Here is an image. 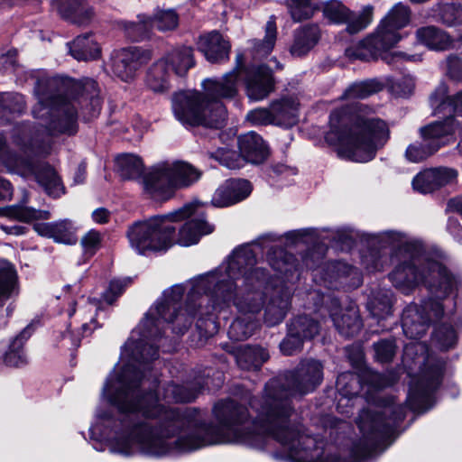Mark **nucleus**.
I'll return each mask as SVG.
<instances>
[{
	"mask_svg": "<svg viewBox=\"0 0 462 462\" xmlns=\"http://www.w3.org/2000/svg\"><path fill=\"white\" fill-rule=\"evenodd\" d=\"M337 309H339V301L332 299L329 315L338 333L345 337L357 335L363 327L358 308L351 305L345 310H340L339 313L337 311Z\"/></svg>",
	"mask_w": 462,
	"mask_h": 462,
	"instance_id": "obj_22",
	"label": "nucleus"
},
{
	"mask_svg": "<svg viewBox=\"0 0 462 462\" xmlns=\"http://www.w3.org/2000/svg\"><path fill=\"white\" fill-rule=\"evenodd\" d=\"M276 240V236L268 234L236 247L226 263L200 275L191 298L197 290H209L212 305L206 306V314L228 307L232 302L241 315L259 318L270 287V274L265 268L256 265L254 247L260 251L268 249L267 259L278 273L287 275L295 268L292 254L271 245Z\"/></svg>",
	"mask_w": 462,
	"mask_h": 462,
	"instance_id": "obj_3",
	"label": "nucleus"
},
{
	"mask_svg": "<svg viewBox=\"0 0 462 462\" xmlns=\"http://www.w3.org/2000/svg\"><path fill=\"white\" fill-rule=\"evenodd\" d=\"M291 296V290L287 285H270L264 299L261 322L269 328L281 324L290 310Z\"/></svg>",
	"mask_w": 462,
	"mask_h": 462,
	"instance_id": "obj_17",
	"label": "nucleus"
},
{
	"mask_svg": "<svg viewBox=\"0 0 462 462\" xmlns=\"http://www.w3.org/2000/svg\"><path fill=\"white\" fill-rule=\"evenodd\" d=\"M321 30L317 23H307L297 28L293 34V42L290 52L294 57L308 54L319 42Z\"/></svg>",
	"mask_w": 462,
	"mask_h": 462,
	"instance_id": "obj_25",
	"label": "nucleus"
},
{
	"mask_svg": "<svg viewBox=\"0 0 462 462\" xmlns=\"http://www.w3.org/2000/svg\"><path fill=\"white\" fill-rule=\"evenodd\" d=\"M239 78L251 100H263L274 90V78L268 66L246 67L243 54H237L236 67L222 79L203 81L205 94L191 90L174 94L172 110L175 117L183 125L221 128L226 118V110L221 99H231L236 96Z\"/></svg>",
	"mask_w": 462,
	"mask_h": 462,
	"instance_id": "obj_6",
	"label": "nucleus"
},
{
	"mask_svg": "<svg viewBox=\"0 0 462 462\" xmlns=\"http://www.w3.org/2000/svg\"><path fill=\"white\" fill-rule=\"evenodd\" d=\"M383 247L394 250V257L400 263L389 273L393 286L404 294H409L420 284L425 285L432 297L421 305L410 304L402 311V327L404 335L411 339L421 337L430 324L439 320L445 313L442 302L461 284L459 276L451 273L442 263L429 258L420 243L410 240L405 235L395 231L378 234Z\"/></svg>",
	"mask_w": 462,
	"mask_h": 462,
	"instance_id": "obj_5",
	"label": "nucleus"
},
{
	"mask_svg": "<svg viewBox=\"0 0 462 462\" xmlns=\"http://www.w3.org/2000/svg\"><path fill=\"white\" fill-rule=\"evenodd\" d=\"M152 58V51L143 47L123 48L112 55V71L123 81H130Z\"/></svg>",
	"mask_w": 462,
	"mask_h": 462,
	"instance_id": "obj_14",
	"label": "nucleus"
},
{
	"mask_svg": "<svg viewBox=\"0 0 462 462\" xmlns=\"http://www.w3.org/2000/svg\"><path fill=\"white\" fill-rule=\"evenodd\" d=\"M337 388L347 399L357 396L362 390L360 376L352 372L342 373L337 378Z\"/></svg>",
	"mask_w": 462,
	"mask_h": 462,
	"instance_id": "obj_49",
	"label": "nucleus"
},
{
	"mask_svg": "<svg viewBox=\"0 0 462 462\" xmlns=\"http://www.w3.org/2000/svg\"><path fill=\"white\" fill-rule=\"evenodd\" d=\"M349 8L338 0H328L322 4L323 16L331 23L342 24Z\"/></svg>",
	"mask_w": 462,
	"mask_h": 462,
	"instance_id": "obj_53",
	"label": "nucleus"
},
{
	"mask_svg": "<svg viewBox=\"0 0 462 462\" xmlns=\"http://www.w3.org/2000/svg\"><path fill=\"white\" fill-rule=\"evenodd\" d=\"M16 51H9L0 56V69L4 71L14 72L18 66L16 60Z\"/></svg>",
	"mask_w": 462,
	"mask_h": 462,
	"instance_id": "obj_63",
	"label": "nucleus"
},
{
	"mask_svg": "<svg viewBox=\"0 0 462 462\" xmlns=\"http://www.w3.org/2000/svg\"><path fill=\"white\" fill-rule=\"evenodd\" d=\"M246 119L254 125H273L271 106L269 107H258L249 111L246 115Z\"/></svg>",
	"mask_w": 462,
	"mask_h": 462,
	"instance_id": "obj_57",
	"label": "nucleus"
},
{
	"mask_svg": "<svg viewBox=\"0 0 462 462\" xmlns=\"http://www.w3.org/2000/svg\"><path fill=\"white\" fill-rule=\"evenodd\" d=\"M270 105L273 125L289 127L297 123L299 104L293 98L274 100Z\"/></svg>",
	"mask_w": 462,
	"mask_h": 462,
	"instance_id": "obj_32",
	"label": "nucleus"
},
{
	"mask_svg": "<svg viewBox=\"0 0 462 462\" xmlns=\"http://www.w3.org/2000/svg\"><path fill=\"white\" fill-rule=\"evenodd\" d=\"M251 191L252 187L248 180L229 179L216 189L211 203L217 208L228 207L247 198Z\"/></svg>",
	"mask_w": 462,
	"mask_h": 462,
	"instance_id": "obj_21",
	"label": "nucleus"
},
{
	"mask_svg": "<svg viewBox=\"0 0 462 462\" xmlns=\"http://www.w3.org/2000/svg\"><path fill=\"white\" fill-rule=\"evenodd\" d=\"M446 76L453 81H462V59L455 54L448 55L443 62Z\"/></svg>",
	"mask_w": 462,
	"mask_h": 462,
	"instance_id": "obj_56",
	"label": "nucleus"
},
{
	"mask_svg": "<svg viewBox=\"0 0 462 462\" xmlns=\"http://www.w3.org/2000/svg\"><path fill=\"white\" fill-rule=\"evenodd\" d=\"M80 243L85 253L93 255L100 247L101 235L96 230H90L82 237Z\"/></svg>",
	"mask_w": 462,
	"mask_h": 462,
	"instance_id": "obj_62",
	"label": "nucleus"
},
{
	"mask_svg": "<svg viewBox=\"0 0 462 462\" xmlns=\"http://www.w3.org/2000/svg\"><path fill=\"white\" fill-rule=\"evenodd\" d=\"M457 130V124L452 117H446L420 129L421 141L410 144L405 157L411 162H420L434 154L446 142L445 138Z\"/></svg>",
	"mask_w": 462,
	"mask_h": 462,
	"instance_id": "obj_12",
	"label": "nucleus"
},
{
	"mask_svg": "<svg viewBox=\"0 0 462 462\" xmlns=\"http://www.w3.org/2000/svg\"><path fill=\"white\" fill-rule=\"evenodd\" d=\"M269 359L266 349L258 346H244L236 352V360L243 370H258Z\"/></svg>",
	"mask_w": 462,
	"mask_h": 462,
	"instance_id": "obj_33",
	"label": "nucleus"
},
{
	"mask_svg": "<svg viewBox=\"0 0 462 462\" xmlns=\"http://www.w3.org/2000/svg\"><path fill=\"white\" fill-rule=\"evenodd\" d=\"M120 176L125 180L143 178V163L140 157L134 154H123L116 159Z\"/></svg>",
	"mask_w": 462,
	"mask_h": 462,
	"instance_id": "obj_48",
	"label": "nucleus"
},
{
	"mask_svg": "<svg viewBox=\"0 0 462 462\" xmlns=\"http://www.w3.org/2000/svg\"><path fill=\"white\" fill-rule=\"evenodd\" d=\"M374 8L372 5H365L360 11L348 10L342 24L346 25V31L349 34H356L365 30L373 21Z\"/></svg>",
	"mask_w": 462,
	"mask_h": 462,
	"instance_id": "obj_42",
	"label": "nucleus"
},
{
	"mask_svg": "<svg viewBox=\"0 0 462 462\" xmlns=\"http://www.w3.org/2000/svg\"><path fill=\"white\" fill-rule=\"evenodd\" d=\"M211 369H207L203 376L195 378L194 382L187 384L167 383L163 388L162 397L167 402H190L194 401L199 393L207 387L208 390L217 389L223 384V375L219 372H214L215 379L209 380Z\"/></svg>",
	"mask_w": 462,
	"mask_h": 462,
	"instance_id": "obj_13",
	"label": "nucleus"
},
{
	"mask_svg": "<svg viewBox=\"0 0 462 462\" xmlns=\"http://www.w3.org/2000/svg\"><path fill=\"white\" fill-rule=\"evenodd\" d=\"M448 92L447 84L440 82L430 94V104L435 116L448 115L447 117H452L458 127L460 123L457 118L462 117V90L454 97H448Z\"/></svg>",
	"mask_w": 462,
	"mask_h": 462,
	"instance_id": "obj_19",
	"label": "nucleus"
},
{
	"mask_svg": "<svg viewBox=\"0 0 462 462\" xmlns=\"http://www.w3.org/2000/svg\"><path fill=\"white\" fill-rule=\"evenodd\" d=\"M404 418L405 407L396 403L393 397L383 408L364 409L356 420L363 438L353 446L354 457L363 459L383 452L398 436V427Z\"/></svg>",
	"mask_w": 462,
	"mask_h": 462,
	"instance_id": "obj_8",
	"label": "nucleus"
},
{
	"mask_svg": "<svg viewBox=\"0 0 462 462\" xmlns=\"http://www.w3.org/2000/svg\"><path fill=\"white\" fill-rule=\"evenodd\" d=\"M457 177V171L451 168L439 167L425 170L412 180L413 189L422 194L433 192L452 182Z\"/></svg>",
	"mask_w": 462,
	"mask_h": 462,
	"instance_id": "obj_20",
	"label": "nucleus"
},
{
	"mask_svg": "<svg viewBox=\"0 0 462 462\" xmlns=\"http://www.w3.org/2000/svg\"><path fill=\"white\" fill-rule=\"evenodd\" d=\"M198 48L209 62L221 63L229 59L231 45L221 33L212 31L199 38Z\"/></svg>",
	"mask_w": 462,
	"mask_h": 462,
	"instance_id": "obj_24",
	"label": "nucleus"
},
{
	"mask_svg": "<svg viewBox=\"0 0 462 462\" xmlns=\"http://www.w3.org/2000/svg\"><path fill=\"white\" fill-rule=\"evenodd\" d=\"M196 204L189 203L169 214L134 223L127 230L131 247L141 254L147 251H166L173 245L175 227L172 223L189 217L196 213Z\"/></svg>",
	"mask_w": 462,
	"mask_h": 462,
	"instance_id": "obj_10",
	"label": "nucleus"
},
{
	"mask_svg": "<svg viewBox=\"0 0 462 462\" xmlns=\"http://www.w3.org/2000/svg\"><path fill=\"white\" fill-rule=\"evenodd\" d=\"M38 102L32 116L42 123L22 122L14 125L13 143L24 154L47 156L51 150V136L73 135L78 132V106L90 120L99 114L102 101L97 83L91 79L75 81L64 76L42 78L34 88Z\"/></svg>",
	"mask_w": 462,
	"mask_h": 462,
	"instance_id": "obj_4",
	"label": "nucleus"
},
{
	"mask_svg": "<svg viewBox=\"0 0 462 462\" xmlns=\"http://www.w3.org/2000/svg\"><path fill=\"white\" fill-rule=\"evenodd\" d=\"M152 27L161 32L174 30L179 23V15L174 9H157L151 16Z\"/></svg>",
	"mask_w": 462,
	"mask_h": 462,
	"instance_id": "obj_51",
	"label": "nucleus"
},
{
	"mask_svg": "<svg viewBox=\"0 0 462 462\" xmlns=\"http://www.w3.org/2000/svg\"><path fill=\"white\" fill-rule=\"evenodd\" d=\"M129 283L130 279L111 281L108 289L103 294L104 300L110 305L113 304Z\"/></svg>",
	"mask_w": 462,
	"mask_h": 462,
	"instance_id": "obj_59",
	"label": "nucleus"
},
{
	"mask_svg": "<svg viewBox=\"0 0 462 462\" xmlns=\"http://www.w3.org/2000/svg\"><path fill=\"white\" fill-rule=\"evenodd\" d=\"M410 360L419 365L420 371L411 382L407 405L413 411L424 412L434 404V393L442 382L445 362L430 356L428 346L423 342H412L405 346L403 363L412 370Z\"/></svg>",
	"mask_w": 462,
	"mask_h": 462,
	"instance_id": "obj_9",
	"label": "nucleus"
},
{
	"mask_svg": "<svg viewBox=\"0 0 462 462\" xmlns=\"http://www.w3.org/2000/svg\"><path fill=\"white\" fill-rule=\"evenodd\" d=\"M174 189L186 188L200 178V172L185 162H165Z\"/></svg>",
	"mask_w": 462,
	"mask_h": 462,
	"instance_id": "obj_31",
	"label": "nucleus"
},
{
	"mask_svg": "<svg viewBox=\"0 0 462 462\" xmlns=\"http://www.w3.org/2000/svg\"><path fill=\"white\" fill-rule=\"evenodd\" d=\"M277 36L276 23L270 19L265 24V36L263 41L252 40V53L254 59L266 57L273 51Z\"/></svg>",
	"mask_w": 462,
	"mask_h": 462,
	"instance_id": "obj_44",
	"label": "nucleus"
},
{
	"mask_svg": "<svg viewBox=\"0 0 462 462\" xmlns=\"http://www.w3.org/2000/svg\"><path fill=\"white\" fill-rule=\"evenodd\" d=\"M414 80L412 78L404 76L394 81L392 86V91L398 97H406L411 95L414 89Z\"/></svg>",
	"mask_w": 462,
	"mask_h": 462,
	"instance_id": "obj_61",
	"label": "nucleus"
},
{
	"mask_svg": "<svg viewBox=\"0 0 462 462\" xmlns=\"http://www.w3.org/2000/svg\"><path fill=\"white\" fill-rule=\"evenodd\" d=\"M323 369L320 361L304 359L294 371L267 382L262 399L250 401L251 407L258 412L257 420H251L247 408L233 399L218 401L212 408L217 425L202 427L203 434L193 436L185 448L236 443L263 449L272 439L282 448L274 458L304 462L299 457L304 436L289 424L293 411L291 399L313 392L323 381Z\"/></svg>",
	"mask_w": 462,
	"mask_h": 462,
	"instance_id": "obj_2",
	"label": "nucleus"
},
{
	"mask_svg": "<svg viewBox=\"0 0 462 462\" xmlns=\"http://www.w3.org/2000/svg\"><path fill=\"white\" fill-rule=\"evenodd\" d=\"M21 166L25 168L24 172H17L16 174L23 178L32 177L49 196L59 198L64 194L62 181L56 170L50 163L26 156Z\"/></svg>",
	"mask_w": 462,
	"mask_h": 462,
	"instance_id": "obj_16",
	"label": "nucleus"
},
{
	"mask_svg": "<svg viewBox=\"0 0 462 462\" xmlns=\"http://www.w3.org/2000/svg\"><path fill=\"white\" fill-rule=\"evenodd\" d=\"M417 41L433 51H446L452 45L450 36L434 25L423 26L416 30Z\"/></svg>",
	"mask_w": 462,
	"mask_h": 462,
	"instance_id": "obj_29",
	"label": "nucleus"
},
{
	"mask_svg": "<svg viewBox=\"0 0 462 462\" xmlns=\"http://www.w3.org/2000/svg\"><path fill=\"white\" fill-rule=\"evenodd\" d=\"M69 53L78 60H97L101 54V49L91 34L85 33L78 36L73 42L68 43Z\"/></svg>",
	"mask_w": 462,
	"mask_h": 462,
	"instance_id": "obj_36",
	"label": "nucleus"
},
{
	"mask_svg": "<svg viewBox=\"0 0 462 462\" xmlns=\"http://www.w3.org/2000/svg\"><path fill=\"white\" fill-rule=\"evenodd\" d=\"M327 272L329 279L338 281L340 285L357 287L361 284L357 268L346 263L341 261L330 263L327 265Z\"/></svg>",
	"mask_w": 462,
	"mask_h": 462,
	"instance_id": "obj_37",
	"label": "nucleus"
},
{
	"mask_svg": "<svg viewBox=\"0 0 462 462\" xmlns=\"http://www.w3.org/2000/svg\"><path fill=\"white\" fill-rule=\"evenodd\" d=\"M383 84L376 79L355 82L344 92L343 97L346 99H363L380 92Z\"/></svg>",
	"mask_w": 462,
	"mask_h": 462,
	"instance_id": "obj_45",
	"label": "nucleus"
},
{
	"mask_svg": "<svg viewBox=\"0 0 462 462\" xmlns=\"http://www.w3.org/2000/svg\"><path fill=\"white\" fill-rule=\"evenodd\" d=\"M367 381L375 388H383L391 385L392 383L391 380L385 375L374 371H369L367 373Z\"/></svg>",
	"mask_w": 462,
	"mask_h": 462,
	"instance_id": "obj_64",
	"label": "nucleus"
},
{
	"mask_svg": "<svg viewBox=\"0 0 462 462\" xmlns=\"http://www.w3.org/2000/svg\"><path fill=\"white\" fill-rule=\"evenodd\" d=\"M304 342L300 337L291 336V331L287 330L286 337L280 343V349L284 356H293L301 351Z\"/></svg>",
	"mask_w": 462,
	"mask_h": 462,
	"instance_id": "obj_58",
	"label": "nucleus"
},
{
	"mask_svg": "<svg viewBox=\"0 0 462 462\" xmlns=\"http://www.w3.org/2000/svg\"><path fill=\"white\" fill-rule=\"evenodd\" d=\"M199 279L200 275L191 281L184 309L180 306L185 291L182 285L176 284L164 291L123 346L121 356L126 358L127 363L118 374L108 378L103 393L120 412L138 413L156 423L133 422L125 434L115 439L110 446L111 452L125 456L140 452L161 457L193 451L199 448L185 447L193 436L203 434L202 427L211 424L204 420L198 409L162 404L154 392L145 390L141 371V366L146 369L151 361L158 358V346L152 341L162 335L166 326L171 325L173 333L182 336L197 318L196 328L202 337L208 338L217 333L218 323L214 312L205 313L206 306L212 305L209 290H198L191 299Z\"/></svg>",
	"mask_w": 462,
	"mask_h": 462,
	"instance_id": "obj_1",
	"label": "nucleus"
},
{
	"mask_svg": "<svg viewBox=\"0 0 462 462\" xmlns=\"http://www.w3.org/2000/svg\"><path fill=\"white\" fill-rule=\"evenodd\" d=\"M0 215L6 216L11 218L23 222H31L38 219L50 218V212L47 210H38L22 205H14L0 208Z\"/></svg>",
	"mask_w": 462,
	"mask_h": 462,
	"instance_id": "obj_47",
	"label": "nucleus"
},
{
	"mask_svg": "<svg viewBox=\"0 0 462 462\" xmlns=\"http://www.w3.org/2000/svg\"><path fill=\"white\" fill-rule=\"evenodd\" d=\"M18 294L17 273L9 262L0 263V307Z\"/></svg>",
	"mask_w": 462,
	"mask_h": 462,
	"instance_id": "obj_39",
	"label": "nucleus"
},
{
	"mask_svg": "<svg viewBox=\"0 0 462 462\" xmlns=\"http://www.w3.org/2000/svg\"><path fill=\"white\" fill-rule=\"evenodd\" d=\"M52 5L63 19L79 26L89 24L94 18V10L85 0H52Z\"/></svg>",
	"mask_w": 462,
	"mask_h": 462,
	"instance_id": "obj_23",
	"label": "nucleus"
},
{
	"mask_svg": "<svg viewBox=\"0 0 462 462\" xmlns=\"http://www.w3.org/2000/svg\"><path fill=\"white\" fill-rule=\"evenodd\" d=\"M371 315L377 319H384L392 314V292L388 290L373 291L367 302Z\"/></svg>",
	"mask_w": 462,
	"mask_h": 462,
	"instance_id": "obj_43",
	"label": "nucleus"
},
{
	"mask_svg": "<svg viewBox=\"0 0 462 462\" xmlns=\"http://www.w3.org/2000/svg\"><path fill=\"white\" fill-rule=\"evenodd\" d=\"M214 226L206 221L203 214H198L195 217L187 221L179 232L178 244L189 246L197 244L200 237L212 233Z\"/></svg>",
	"mask_w": 462,
	"mask_h": 462,
	"instance_id": "obj_27",
	"label": "nucleus"
},
{
	"mask_svg": "<svg viewBox=\"0 0 462 462\" xmlns=\"http://www.w3.org/2000/svg\"><path fill=\"white\" fill-rule=\"evenodd\" d=\"M434 11L439 14V18L444 24L452 26L456 23V8L453 4L437 3L434 5Z\"/></svg>",
	"mask_w": 462,
	"mask_h": 462,
	"instance_id": "obj_60",
	"label": "nucleus"
},
{
	"mask_svg": "<svg viewBox=\"0 0 462 462\" xmlns=\"http://www.w3.org/2000/svg\"><path fill=\"white\" fill-rule=\"evenodd\" d=\"M287 330L291 336H296L304 341L311 340L318 336L321 329L320 322L311 315L300 314L292 317L288 321Z\"/></svg>",
	"mask_w": 462,
	"mask_h": 462,
	"instance_id": "obj_30",
	"label": "nucleus"
},
{
	"mask_svg": "<svg viewBox=\"0 0 462 462\" xmlns=\"http://www.w3.org/2000/svg\"><path fill=\"white\" fill-rule=\"evenodd\" d=\"M33 332L32 325L24 328L10 343L8 351L4 356V363L8 366H20L27 363L23 346Z\"/></svg>",
	"mask_w": 462,
	"mask_h": 462,
	"instance_id": "obj_35",
	"label": "nucleus"
},
{
	"mask_svg": "<svg viewBox=\"0 0 462 462\" xmlns=\"http://www.w3.org/2000/svg\"><path fill=\"white\" fill-rule=\"evenodd\" d=\"M25 158L26 156H21L13 152L7 143L6 137L0 133V166L11 173L24 172L25 168L21 165Z\"/></svg>",
	"mask_w": 462,
	"mask_h": 462,
	"instance_id": "obj_46",
	"label": "nucleus"
},
{
	"mask_svg": "<svg viewBox=\"0 0 462 462\" xmlns=\"http://www.w3.org/2000/svg\"><path fill=\"white\" fill-rule=\"evenodd\" d=\"M329 123L328 142L340 145L342 155L357 162L373 160L390 137L386 123L361 103L333 110Z\"/></svg>",
	"mask_w": 462,
	"mask_h": 462,
	"instance_id": "obj_7",
	"label": "nucleus"
},
{
	"mask_svg": "<svg viewBox=\"0 0 462 462\" xmlns=\"http://www.w3.org/2000/svg\"><path fill=\"white\" fill-rule=\"evenodd\" d=\"M240 155L226 148H218L209 152L210 158L225 167L235 170L243 165V160L254 164L263 162L268 157V147L263 138L254 132L247 133L238 138Z\"/></svg>",
	"mask_w": 462,
	"mask_h": 462,
	"instance_id": "obj_11",
	"label": "nucleus"
},
{
	"mask_svg": "<svg viewBox=\"0 0 462 462\" xmlns=\"http://www.w3.org/2000/svg\"><path fill=\"white\" fill-rule=\"evenodd\" d=\"M171 71V69L167 66L166 60L159 59L152 63L147 71V87L156 93L166 91L169 88Z\"/></svg>",
	"mask_w": 462,
	"mask_h": 462,
	"instance_id": "obj_38",
	"label": "nucleus"
},
{
	"mask_svg": "<svg viewBox=\"0 0 462 462\" xmlns=\"http://www.w3.org/2000/svg\"><path fill=\"white\" fill-rule=\"evenodd\" d=\"M260 327V318L243 315L231 323L227 334L232 340L243 341L250 337Z\"/></svg>",
	"mask_w": 462,
	"mask_h": 462,
	"instance_id": "obj_41",
	"label": "nucleus"
},
{
	"mask_svg": "<svg viewBox=\"0 0 462 462\" xmlns=\"http://www.w3.org/2000/svg\"><path fill=\"white\" fill-rule=\"evenodd\" d=\"M34 230L42 236L52 238L58 243L74 245L78 238L77 228L69 219L34 225Z\"/></svg>",
	"mask_w": 462,
	"mask_h": 462,
	"instance_id": "obj_26",
	"label": "nucleus"
},
{
	"mask_svg": "<svg viewBox=\"0 0 462 462\" xmlns=\"http://www.w3.org/2000/svg\"><path fill=\"white\" fill-rule=\"evenodd\" d=\"M26 107L23 95L19 93L0 94V125L11 120V115H21Z\"/></svg>",
	"mask_w": 462,
	"mask_h": 462,
	"instance_id": "obj_40",
	"label": "nucleus"
},
{
	"mask_svg": "<svg viewBox=\"0 0 462 462\" xmlns=\"http://www.w3.org/2000/svg\"><path fill=\"white\" fill-rule=\"evenodd\" d=\"M457 336L455 329L447 324L439 326L434 332L433 340L443 350L453 347L457 343Z\"/></svg>",
	"mask_w": 462,
	"mask_h": 462,
	"instance_id": "obj_55",
	"label": "nucleus"
},
{
	"mask_svg": "<svg viewBox=\"0 0 462 462\" xmlns=\"http://www.w3.org/2000/svg\"><path fill=\"white\" fill-rule=\"evenodd\" d=\"M373 348L376 361L383 364L393 361L396 354L397 346L394 338H385L374 343Z\"/></svg>",
	"mask_w": 462,
	"mask_h": 462,
	"instance_id": "obj_54",
	"label": "nucleus"
},
{
	"mask_svg": "<svg viewBox=\"0 0 462 462\" xmlns=\"http://www.w3.org/2000/svg\"><path fill=\"white\" fill-rule=\"evenodd\" d=\"M411 17V8L402 4H395L382 19L374 32L379 38L377 42L390 49L402 38L400 31L406 27Z\"/></svg>",
	"mask_w": 462,
	"mask_h": 462,
	"instance_id": "obj_15",
	"label": "nucleus"
},
{
	"mask_svg": "<svg viewBox=\"0 0 462 462\" xmlns=\"http://www.w3.org/2000/svg\"><path fill=\"white\" fill-rule=\"evenodd\" d=\"M162 60H166L167 66L177 76H185L189 69L195 65L193 58V50L189 47L182 46L168 51Z\"/></svg>",
	"mask_w": 462,
	"mask_h": 462,
	"instance_id": "obj_34",
	"label": "nucleus"
},
{
	"mask_svg": "<svg viewBox=\"0 0 462 462\" xmlns=\"http://www.w3.org/2000/svg\"><path fill=\"white\" fill-rule=\"evenodd\" d=\"M287 6L292 20L296 23L312 18L318 10L311 0H287Z\"/></svg>",
	"mask_w": 462,
	"mask_h": 462,
	"instance_id": "obj_52",
	"label": "nucleus"
},
{
	"mask_svg": "<svg viewBox=\"0 0 462 462\" xmlns=\"http://www.w3.org/2000/svg\"><path fill=\"white\" fill-rule=\"evenodd\" d=\"M142 184L144 193L154 200H168L175 193L165 162L149 169L142 178Z\"/></svg>",
	"mask_w": 462,
	"mask_h": 462,
	"instance_id": "obj_18",
	"label": "nucleus"
},
{
	"mask_svg": "<svg viewBox=\"0 0 462 462\" xmlns=\"http://www.w3.org/2000/svg\"><path fill=\"white\" fill-rule=\"evenodd\" d=\"M151 16L139 14L136 22H125V31L133 41H142L152 32Z\"/></svg>",
	"mask_w": 462,
	"mask_h": 462,
	"instance_id": "obj_50",
	"label": "nucleus"
},
{
	"mask_svg": "<svg viewBox=\"0 0 462 462\" xmlns=\"http://www.w3.org/2000/svg\"><path fill=\"white\" fill-rule=\"evenodd\" d=\"M378 35L374 32L361 41L358 44L349 47L346 50V55L354 60L369 61L375 60L383 52L390 50L388 46L377 42Z\"/></svg>",
	"mask_w": 462,
	"mask_h": 462,
	"instance_id": "obj_28",
	"label": "nucleus"
}]
</instances>
